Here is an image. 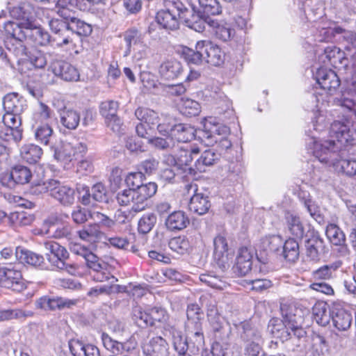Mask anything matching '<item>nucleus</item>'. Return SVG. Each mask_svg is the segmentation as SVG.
<instances>
[{
    "label": "nucleus",
    "instance_id": "obj_1",
    "mask_svg": "<svg viewBox=\"0 0 356 356\" xmlns=\"http://www.w3.org/2000/svg\"><path fill=\"white\" fill-rule=\"evenodd\" d=\"M334 57V46H328L324 49V51L318 57L321 66L316 69L314 76L324 93L321 94L322 103L320 113L312 120V126L314 131L321 132L325 130L331 131L332 125V115L324 114L323 107L332 104L334 101L332 83L334 79V71L332 67L333 64L332 59Z\"/></svg>",
    "mask_w": 356,
    "mask_h": 356
},
{
    "label": "nucleus",
    "instance_id": "obj_2",
    "mask_svg": "<svg viewBox=\"0 0 356 356\" xmlns=\"http://www.w3.org/2000/svg\"><path fill=\"white\" fill-rule=\"evenodd\" d=\"M8 26V35L5 37L4 44L6 49L13 56L17 63L28 57V50L24 42L35 45L46 46L50 42L49 33L40 26L26 22L22 28L17 25Z\"/></svg>",
    "mask_w": 356,
    "mask_h": 356
},
{
    "label": "nucleus",
    "instance_id": "obj_3",
    "mask_svg": "<svg viewBox=\"0 0 356 356\" xmlns=\"http://www.w3.org/2000/svg\"><path fill=\"white\" fill-rule=\"evenodd\" d=\"M356 131L347 124L335 121V148L347 151L354 159H341L335 162V170L348 176L356 175Z\"/></svg>",
    "mask_w": 356,
    "mask_h": 356
},
{
    "label": "nucleus",
    "instance_id": "obj_4",
    "mask_svg": "<svg viewBox=\"0 0 356 356\" xmlns=\"http://www.w3.org/2000/svg\"><path fill=\"white\" fill-rule=\"evenodd\" d=\"M280 312L282 321H271V333L282 342L291 339L292 335L301 339L306 335V331L298 322L296 312L297 308L292 304L282 302Z\"/></svg>",
    "mask_w": 356,
    "mask_h": 356
},
{
    "label": "nucleus",
    "instance_id": "obj_5",
    "mask_svg": "<svg viewBox=\"0 0 356 356\" xmlns=\"http://www.w3.org/2000/svg\"><path fill=\"white\" fill-rule=\"evenodd\" d=\"M181 55L188 63L200 65L203 61L213 66L224 63L225 52L210 41L201 40L196 43L195 49L184 47Z\"/></svg>",
    "mask_w": 356,
    "mask_h": 356
},
{
    "label": "nucleus",
    "instance_id": "obj_6",
    "mask_svg": "<svg viewBox=\"0 0 356 356\" xmlns=\"http://www.w3.org/2000/svg\"><path fill=\"white\" fill-rule=\"evenodd\" d=\"M163 4L165 8L156 15L157 22L164 29H177L179 20H182L184 5L180 0H164Z\"/></svg>",
    "mask_w": 356,
    "mask_h": 356
},
{
    "label": "nucleus",
    "instance_id": "obj_7",
    "mask_svg": "<svg viewBox=\"0 0 356 356\" xmlns=\"http://www.w3.org/2000/svg\"><path fill=\"white\" fill-rule=\"evenodd\" d=\"M86 151L87 146L83 143L60 141L58 145L54 147V156L64 168H67L73 161L83 156Z\"/></svg>",
    "mask_w": 356,
    "mask_h": 356
},
{
    "label": "nucleus",
    "instance_id": "obj_8",
    "mask_svg": "<svg viewBox=\"0 0 356 356\" xmlns=\"http://www.w3.org/2000/svg\"><path fill=\"white\" fill-rule=\"evenodd\" d=\"M241 338L246 343L245 356H259L261 348L262 337L261 332L252 327L248 322H242L238 326Z\"/></svg>",
    "mask_w": 356,
    "mask_h": 356
},
{
    "label": "nucleus",
    "instance_id": "obj_9",
    "mask_svg": "<svg viewBox=\"0 0 356 356\" xmlns=\"http://www.w3.org/2000/svg\"><path fill=\"white\" fill-rule=\"evenodd\" d=\"M0 286L21 292L26 288L19 265L0 267Z\"/></svg>",
    "mask_w": 356,
    "mask_h": 356
},
{
    "label": "nucleus",
    "instance_id": "obj_10",
    "mask_svg": "<svg viewBox=\"0 0 356 356\" xmlns=\"http://www.w3.org/2000/svg\"><path fill=\"white\" fill-rule=\"evenodd\" d=\"M2 121L5 127H0V138L4 141L19 142L23 137L21 114L5 112Z\"/></svg>",
    "mask_w": 356,
    "mask_h": 356
},
{
    "label": "nucleus",
    "instance_id": "obj_11",
    "mask_svg": "<svg viewBox=\"0 0 356 356\" xmlns=\"http://www.w3.org/2000/svg\"><path fill=\"white\" fill-rule=\"evenodd\" d=\"M213 259L222 270L229 268L232 259L233 251L229 248L227 239L222 235L216 236L213 239Z\"/></svg>",
    "mask_w": 356,
    "mask_h": 356
},
{
    "label": "nucleus",
    "instance_id": "obj_12",
    "mask_svg": "<svg viewBox=\"0 0 356 356\" xmlns=\"http://www.w3.org/2000/svg\"><path fill=\"white\" fill-rule=\"evenodd\" d=\"M78 302L76 299H69L62 297H50L48 296H42L35 301V308L45 312L62 310L66 308H71Z\"/></svg>",
    "mask_w": 356,
    "mask_h": 356
},
{
    "label": "nucleus",
    "instance_id": "obj_13",
    "mask_svg": "<svg viewBox=\"0 0 356 356\" xmlns=\"http://www.w3.org/2000/svg\"><path fill=\"white\" fill-rule=\"evenodd\" d=\"M229 131V127L216 122V119L209 118L205 120L202 137L207 140V145H211L218 141V138L226 136Z\"/></svg>",
    "mask_w": 356,
    "mask_h": 356
},
{
    "label": "nucleus",
    "instance_id": "obj_14",
    "mask_svg": "<svg viewBox=\"0 0 356 356\" xmlns=\"http://www.w3.org/2000/svg\"><path fill=\"white\" fill-rule=\"evenodd\" d=\"M43 245L47 251V259L51 266L53 268L63 266V260H66L69 257L67 250L54 241H46Z\"/></svg>",
    "mask_w": 356,
    "mask_h": 356
},
{
    "label": "nucleus",
    "instance_id": "obj_15",
    "mask_svg": "<svg viewBox=\"0 0 356 356\" xmlns=\"http://www.w3.org/2000/svg\"><path fill=\"white\" fill-rule=\"evenodd\" d=\"M12 15L16 17L19 22H11L8 21L4 24V30L6 36L8 35V26H12V25H17L19 28H22V26L26 22L30 24H34L33 20L35 16L34 8L29 3H23L18 7L13 8L11 12Z\"/></svg>",
    "mask_w": 356,
    "mask_h": 356
},
{
    "label": "nucleus",
    "instance_id": "obj_16",
    "mask_svg": "<svg viewBox=\"0 0 356 356\" xmlns=\"http://www.w3.org/2000/svg\"><path fill=\"white\" fill-rule=\"evenodd\" d=\"M32 173L26 166L17 165L13 167L10 173L1 177V183L9 188H13L16 184H24L29 182Z\"/></svg>",
    "mask_w": 356,
    "mask_h": 356
},
{
    "label": "nucleus",
    "instance_id": "obj_17",
    "mask_svg": "<svg viewBox=\"0 0 356 356\" xmlns=\"http://www.w3.org/2000/svg\"><path fill=\"white\" fill-rule=\"evenodd\" d=\"M308 136H310V141L307 143V145L312 149L313 155L320 162L327 163L332 156L334 142L332 140H325L321 143H318L316 140L314 135L308 134Z\"/></svg>",
    "mask_w": 356,
    "mask_h": 356
},
{
    "label": "nucleus",
    "instance_id": "obj_18",
    "mask_svg": "<svg viewBox=\"0 0 356 356\" xmlns=\"http://www.w3.org/2000/svg\"><path fill=\"white\" fill-rule=\"evenodd\" d=\"M220 155L213 149H209L204 151L201 156L195 162L194 168H188V175L195 178L198 172H204L207 168L215 165L220 159Z\"/></svg>",
    "mask_w": 356,
    "mask_h": 356
},
{
    "label": "nucleus",
    "instance_id": "obj_19",
    "mask_svg": "<svg viewBox=\"0 0 356 356\" xmlns=\"http://www.w3.org/2000/svg\"><path fill=\"white\" fill-rule=\"evenodd\" d=\"M56 76L67 81H76L79 73L76 68L67 62L58 60L51 63L49 68Z\"/></svg>",
    "mask_w": 356,
    "mask_h": 356
},
{
    "label": "nucleus",
    "instance_id": "obj_20",
    "mask_svg": "<svg viewBox=\"0 0 356 356\" xmlns=\"http://www.w3.org/2000/svg\"><path fill=\"white\" fill-rule=\"evenodd\" d=\"M145 356H168V344L161 337H152L143 346Z\"/></svg>",
    "mask_w": 356,
    "mask_h": 356
},
{
    "label": "nucleus",
    "instance_id": "obj_21",
    "mask_svg": "<svg viewBox=\"0 0 356 356\" xmlns=\"http://www.w3.org/2000/svg\"><path fill=\"white\" fill-rule=\"evenodd\" d=\"M52 197L63 206H70L75 200V191L68 186L63 185L56 180V184L51 188Z\"/></svg>",
    "mask_w": 356,
    "mask_h": 356
},
{
    "label": "nucleus",
    "instance_id": "obj_22",
    "mask_svg": "<svg viewBox=\"0 0 356 356\" xmlns=\"http://www.w3.org/2000/svg\"><path fill=\"white\" fill-rule=\"evenodd\" d=\"M252 259V254L248 248H240L233 267L234 273L238 276L245 275L251 270Z\"/></svg>",
    "mask_w": 356,
    "mask_h": 356
},
{
    "label": "nucleus",
    "instance_id": "obj_23",
    "mask_svg": "<svg viewBox=\"0 0 356 356\" xmlns=\"http://www.w3.org/2000/svg\"><path fill=\"white\" fill-rule=\"evenodd\" d=\"M145 33L136 28H131L127 30L123 33V38L127 44L124 56L129 55L131 49H135L136 47H145Z\"/></svg>",
    "mask_w": 356,
    "mask_h": 356
},
{
    "label": "nucleus",
    "instance_id": "obj_24",
    "mask_svg": "<svg viewBox=\"0 0 356 356\" xmlns=\"http://www.w3.org/2000/svg\"><path fill=\"white\" fill-rule=\"evenodd\" d=\"M60 124L68 130H75L81 120L78 111L64 106L58 111Z\"/></svg>",
    "mask_w": 356,
    "mask_h": 356
},
{
    "label": "nucleus",
    "instance_id": "obj_25",
    "mask_svg": "<svg viewBox=\"0 0 356 356\" xmlns=\"http://www.w3.org/2000/svg\"><path fill=\"white\" fill-rule=\"evenodd\" d=\"M182 15V20L186 26L199 33L204 31L206 24H209V22L202 18L193 8L188 9L185 7Z\"/></svg>",
    "mask_w": 356,
    "mask_h": 356
},
{
    "label": "nucleus",
    "instance_id": "obj_26",
    "mask_svg": "<svg viewBox=\"0 0 356 356\" xmlns=\"http://www.w3.org/2000/svg\"><path fill=\"white\" fill-rule=\"evenodd\" d=\"M166 129H171V136L177 143H187L195 137V130L188 124H177L174 128L169 126Z\"/></svg>",
    "mask_w": 356,
    "mask_h": 356
},
{
    "label": "nucleus",
    "instance_id": "obj_27",
    "mask_svg": "<svg viewBox=\"0 0 356 356\" xmlns=\"http://www.w3.org/2000/svg\"><path fill=\"white\" fill-rule=\"evenodd\" d=\"M69 347L74 356H100L97 347L92 344H84L79 340H71Z\"/></svg>",
    "mask_w": 356,
    "mask_h": 356
},
{
    "label": "nucleus",
    "instance_id": "obj_28",
    "mask_svg": "<svg viewBox=\"0 0 356 356\" xmlns=\"http://www.w3.org/2000/svg\"><path fill=\"white\" fill-rule=\"evenodd\" d=\"M115 198L120 206H130L134 211H142L140 207L138 206V199L135 189L120 191L117 193Z\"/></svg>",
    "mask_w": 356,
    "mask_h": 356
},
{
    "label": "nucleus",
    "instance_id": "obj_29",
    "mask_svg": "<svg viewBox=\"0 0 356 356\" xmlns=\"http://www.w3.org/2000/svg\"><path fill=\"white\" fill-rule=\"evenodd\" d=\"M102 341L104 346L114 354H122L134 348L129 341L121 343L113 339L108 334L102 333Z\"/></svg>",
    "mask_w": 356,
    "mask_h": 356
},
{
    "label": "nucleus",
    "instance_id": "obj_30",
    "mask_svg": "<svg viewBox=\"0 0 356 356\" xmlns=\"http://www.w3.org/2000/svg\"><path fill=\"white\" fill-rule=\"evenodd\" d=\"M182 72V66L180 62L171 59L164 61L161 64L159 72L165 79H174L179 76Z\"/></svg>",
    "mask_w": 356,
    "mask_h": 356
},
{
    "label": "nucleus",
    "instance_id": "obj_31",
    "mask_svg": "<svg viewBox=\"0 0 356 356\" xmlns=\"http://www.w3.org/2000/svg\"><path fill=\"white\" fill-rule=\"evenodd\" d=\"M43 154L42 149L35 144L24 145L20 149V156L22 161L30 164L40 161Z\"/></svg>",
    "mask_w": 356,
    "mask_h": 356
},
{
    "label": "nucleus",
    "instance_id": "obj_32",
    "mask_svg": "<svg viewBox=\"0 0 356 356\" xmlns=\"http://www.w3.org/2000/svg\"><path fill=\"white\" fill-rule=\"evenodd\" d=\"M211 207L208 197L201 193L194 194L188 204L189 210L198 215H204L206 213Z\"/></svg>",
    "mask_w": 356,
    "mask_h": 356
},
{
    "label": "nucleus",
    "instance_id": "obj_33",
    "mask_svg": "<svg viewBox=\"0 0 356 356\" xmlns=\"http://www.w3.org/2000/svg\"><path fill=\"white\" fill-rule=\"evenodd\" d=\"M165 226L170 231L181 230L189 224V219L181 211H174L165 220Z\"/></svg>",
    "mask_w": 356,
    "mask_h": 356
},
{
    "label": "nucleus",
    "instance_id": "obj_34",
    "mask_svg": "<svg viewBox=\"0 0 356 356\" xmlns=\"http://www.w3.org/2000/svg\"><path fill=\"white\" fill-rule=\"evenodd\" d=\"M157 184L155 182L143 184L138 188L135 189L138 196V206L143 211L147 206V200L154 196L157 191Z\"/></svg>",
    "mask_w": 356,
    "mask_h": 356
},
{
    "label": "nucleus",
    "instance_id": "obj_35",
    "mask_svg": "<svg viewBox=\"0 0 356 356\" xmlns=\"http://www.w3.org/2000/svg\"><path fill=\"white\" fill-rule=\"evenodd\" d=\"M3 106L5 112L15 114H22L26 107L24 100L15 93L6 95L3 100Z\"/></svg>",
    "mask_w": 356,
    "mask_h": 356
},
{
    "label": "nucleus",
    "instance_id": "obj_36",
    "mask_svg": "<svg viewBox=\"0 0 356 356\" xmlns=\"http://www.w3.org/2000/svg\"><path fill=\"white\" fill-rule=\"evenodd\" d=\"M15 256L17 260L22 264H27L33 266H40L44 263V258L42 255L32 251L17 247L15 250Z\"/></svg>",
    "mask_w": 356,
    "mask_h": 356
},
{
    "label": "nucleus",
    "instance_id": "obj_37",
    "mask_svg": "<svg viewBox=\"0 0 356 356\" xmlns=\"http://www.w3.org/2000/svg\"><path fill=\"white\" fill-rule=\"evenodd\" d=\"M352 320L350 312L335 303V327L346 331L350 327Z\"/></svg>",
    "mask_w": 356,
    "mask_h": 356
},
{
    "label": "nucleus",
    "instance_id": "obj_38",
    "mask_svg": "<svg viewBox=\"0 0 356 356\" xmlns=\"http://www.w3.org/2000/svg\"><path fill=\"white\" fill-rule=\"evenodd\" d=\"M33 127L35 139L40 144L49 145L53 137L54 130L52 127L48 123H35Z\"/></svg>",
    "mask_w": 356,
    "mask_h": 356
},
{
    "label": "nucleus",
    "instance_id": "obj_39",
    "mask_svg": "<svg viewBox=\"0 0 356 356\" xmlns=\"http://www.w3.org/2000/svg\"><path fill=\"white\" fill-rule=\"evenodd\" d=\"M299 245L293 238H289L283 242L282 250L279 256L285 260L294 262L299 257Z\"/></svg>",
    "mask_w": 356,
    "mask_h": 356
},
{
    "label": "nucleus",
    "instance_id": "obj_40",
    "mask_svg": "<svg viewBox=\"0 0 356 356\" xmlns=\"http://www.w3.org/2000/svg\"><path fill=\"white\" fill-rule=\"evenodd\" d=\"M209 25L212 26L215 31V35L218 39L226 42L229 40L234 34V31L231 28L230 24L225 22L210 21Z\"/></svg>",
    "mask_w": 356,
    "mask_h": 356
},
{
    "label": "nucleus",
    "instance_id": "obj_41",
    "mask_svg": "<svg viewBox=\"0 0 356 356\" xmlns=\"http://www.w3.org/2000/svg\"><path fill=\"white\" fill-rule=\"evenodd\" d=\"M285 220L289 232L297 238H302L304 235V227L298 216L287 212Z\"/></svg>",
    "mask_w": 356,
    "mask_h": 356
},
{
    "label": "nucleus",
    "instance_id": "obj_42",
    "mask_svg": "<svg viewBox=\"0 0 356 356\" xmlns=\"http://www.w3.org/2000/svg\"><path fill=\"white\" fill-rule=\"evenodd\" d=\"M77 234L81 240L90 243L99 240L102 236V232L96 223L83 227Z\"/></svg>",
    "mask_w": 356,
    "mask_h": 356
},
{
    "label": "nucleus",
    "instance_id": "obj_43",
    "mask_svg": "<svg viewBox=\"0 0 356 356\" xmlns=\"http://www.w3.org/2000/svg\"><path fill=\"white\" fill-rule=\"evenodd\" d=\"M179 108L180 113L186 117L196 116L201 111L199 102L189 98H181Z\"/></svg>",
    "mask_w": 356,
    "mask_h": 356
},
{
    "label": "nucleus",
    "instance_id": "obj_44",
    "mask_svg": "<svg viewBox=\"0 0 356 356\" xmlns=\"http://www.w3.org/2000/svg\"><path fill=\"white\" fill-rule=\"evenodd\" d=\"M349 250L346 244V235L344 232L335 225V257L346 259Z\"/></svg>",
    "mask_w": 356,
    "mask_h": 356
},
{
    "label": "nucleus",
    "instance_id": "obj_45",
    "mask_svg": "<svg viewBox=\"0 0 356 356\" xmlns=\"http://www.w3.org/2000/svg\"><path fill=\"white\" fill-rule=\"evenodd\" d=\"M200 153V149L197 147L187 145L186 147H180V152L178 156L179 162L181 165H186L184 171L188 175V168L189 164L193 160L195 156H197Z\"/></svg>",
    "mask_w": 356,
    "mask_h": 356
},
{
    "label": "nucleus",
    "instance_id": "obj_46",
    "mask_svg": "<svg viewBox=\"0 0 356 356\" xmlns=\"http://www.w3.org/2000/svg\"><path fill=\"white\" fill-rule=\"evenodd\" d=\"M136 118L147 126H154L159 122V115L154 111L148 108H138L135 111Z\"/></svg>",
    "mask_w": 356,
    "mask_h": 356
},
{
    "label": "nucleus",
    "instance_id": "obj_47",
    "mask_svg": "<svg viewBox=\"0 0 356 356\" xmlns=\"http://www.w3.org/2000/svg\"><path fill=\"white\" fill-rule=\"evenodd\" d=\"M200 280L211 288L223 290L228 286L227 282L221 277L211 273L201 274Z\"/></svg>",
    "mask_w": 356,
    "mask_h": 356
},
{
    "label": "nucleus",
    "instance_id": "obj_48",
    "mask_svg": "<svg viewBox=\"0 0 356 356\" xmlns=\"http://www.w3.org/2000/svg\"><path fill=\"white\" fill-rule=\"evenodd\" d=\"M149 309L144 310L140 306H134L132 309V318L136 323L141 327H145L152 325L150 320Z\"/></svg>",
    "mask_w": 356,
    "mask_h": 356
},
{
    "label": "nucleus",
    "instance_id": "obj_49",
    "mask_svg": "<svg viewBox=\"0 0 356 356\" xmlns=\"http://www.w3.org/2000/svg\"><path fill=\"white\" fill-rule=\"evenodd\" d=\"M284 240L280 235H272L262 239V245L266 250L280 255Z\"/></svg>",
    "mask_w": 356,
    "mask_h": 356
},
{
    "label": "nucleus",
    "instance_id": "obj_50",
    "mask_svg": "<svg viewBox=\"0 0 356 356\" xmlns=\"http://www.w3.org/2000/svg\"><path fill=\"white\" fill-rule=\"evenodd\" d=\"M189 338L193 341L195 346L199 349L203 347L204 344V336L202 331V323L196 325H187Z\"/></svg>",
    "mask_w": 356,
    "mask_h": 356
},
{
    "label": "nucleus",
    "instance_id": "obj_51",
    "mask_svg": "<svg viewBox=\"0 0 356 356\" xmlns=\"http://www.w3.org/2000/svg\"><path fill=\"white\" fill-rule=\"evenodd\" d=\"M69 19H70L69 26L72 31L74 35L75 34L79 35H88L91 33L92 28L90 24L72 16L69 17Z\"/></svg>",
    "mask_w": 356,
    "mask_h": 356
},
{
    "label": "nucleus",
    "instance_id": "obj_52",
    "mask_svg": "<svg viewBox=\"0 0 356 356\" xmlns=\"http://www.w3.org/2000/svg\"><path fill=\"white\" fill-rule=\"evenodd\" d=\"M165 138L154 137L148 139V143L161 150H170L175 147V140L172 136L165 135Z\"/></svg>",
    "mask_w": 356,
    "mask_h": 356
},
{
    "label": "nucleus",
    "instance_id": "obj_53",
    "mask_svg": "<svg viewBox=\"0 0 356 356\" xmlns=\"http://www.w3.org/2000/svg\"><path fill=\"white\" fill-rule=\"evenodd\" d=\"M74 37L72 31L68 25L54 35L53 41L56 43V47H63L73 43Z\"/></svg>",
    "mask_w": 356,
    "mask_h": 356
},
{
    "label": "nucleus",
    "instance_id": "obj_54",
    "mask_svg": "<svg viewBox=\"0 0 356 356\" xmlns=\"http://www.w3.org/2000/svg\"><path fill=\"white\" fill-rule=\"evenodd\" d=\"M35 218L33 214L25 211L13 212L11 213L9 216V219L11 222L19 226L30 225L34 222Z\"/></svg>",
    "mask_w": 356,
    "mask_h": 356
},
{
    "label": "nucleus",
    "instance_id": "obj_55",
    "mask_svg": "<svg viewBox=\"0 0 356 356\" xmlns=\"http://www.w3.org/2000/svg\"><path fill=\"white\" fill-rule=\"evenodd\" d=\"M156 222V216L154 213L143 215L138 221V229L140 233H149Z\"/></svg>",
    "mask_w": 356,
    "mask_h": 356
},
{
    "label": "nucleus",
    "instance_id": "obj_56",
    "mask_svg": "<svg viewBox=\"0 0 356 356\" xmlns=\"http://www.w3.org/2000/svg\"><path fill=\"white\" fill-rule=\"evenodd\" d=\"M168 245L172 251L180 254L186 253L190 247L188 239L184 236L174 237L171 238L168 243Z\"/></svg>",
    "mask_w": 356,
    "mask_h": 356
},
{
    "label": "nucleus",
    "instance_id": "obj_57",
    "mask_svg": "<svg viewBox=\"0 0 356 356\" xmlns=\"http://www.w3.org/2000/svg\"><path fill=\"white\" fill-rule=\"evenodd\" d=\"M188 318L187 325H196V323H202V312L201 309L197 304H191L188 306L186 310Z\"/></svg>",
    "mask_w": 356,
    "mask_h": 356
},
{
    "label": "nucleus",
    "instance_id": "obj_58",
    "mask_svg": "<svg viewBox=\"0 0 356 356\" xmlns=\"http://www.w3.org/2000/svg\"><path fill=\"white\" fill-rule=\"evenodd\" d=\"M75 0H58L56 7L58 14L65 19L71 17V13L74 9V1Z\"/></svg>",
    "mask_w": 356,
    "mask_h": 356
},
{
    "label": "nucleus",
    "instance_id": "obj_59",
    "mask_svg": "<svg viewBox=\"0 0 356 356\" xmlns=\"http://www.w3.org/2000/svg\"><path fill=\"white\" fill-rule=\"evenodd\" d=\"M303 204L307 208V211L312 218H313L319 224L324 222V218L322 215L319 207L312 199H305Z\"/></svg>",
    "mask_w": 356,
    "mask_h": 356
},
{
    "label": "nucleus",
    "instance_id": "obj_60",
    "mask_svg": "<svg viewBox=\"0 0 356 356\" xmlns=\"http://www.w3.org/2000/svg\"><path fill=\"white\" fill-rule=\"evenodd\" d=\"M173 345L175 350L179 355L186 354L188 350V343L186 339L184 338L179 332L172 328Z\"/></svg>",
    "mask_w": 356,
    "mask_h": 356
},
{
    "label": "nucleus",
    "instance_id": "obj_61",
    "mask_svg": "<svg viewBox=\"0 0 356 356\" xmlns=\"http://www.w3.org/2000/svg\"><path fill=\"white\" fill-rule=\"evenodd\" d=\"M118 103L113 100L102 102L100 106V113L105 120L117 115Z\"/></svg>",
    "mask_w": 356,
    "mask_h": 356
},
{
    "label": "nucleus",
    "instance_id": "obj_62",
    "mask_svg": "<svg viewBox=\"0 0 356 356\" xmlns=\"http://www.w3.org/2000/svg\"><path fill=\"white\" fill-rule=\"evenodd\" d=\"M200 7L207 15H219L221 8L218 0H198Z\"/></svg>",
    "mask_w": 356,
    "mask_h": 356
},
{
    "label": "nucleus",
    "instance_id": "obj_63",
    "mask_svg": "<svg viewBox=\"0 0 356 356\" xmlns=\"http://www.w3.org/2000/svg\"><path fill=\"white\" fill-rule=\"evenodd\" d=\"M53 112L51 108L42 102H40L38 111L34 114L35 123H45L52 117Z\"/></svg>",
    "mask_w": 356,
    "mask_h": 356
},
{
    "label": "nucleus",
    "instance_id": "obj_64",
    "mask_svg": "<svg viewBox=\"0 0 356 356\" xmlns=\"http://www.w3.org/2000/svg\"><path fill=\"white\" fill-rule=\"evenodd\" d=\"M92 200L99 202H107V191L102 183H97L91 188Z\"/></svg>",
    "mask_w": 356,
    "mask_h": 356
}]
</instances>
